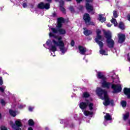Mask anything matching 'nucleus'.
<instances>
[{
  "mask_svg": "<svg viewBox=\"0 0 130 130\" xmlns=\"http://www.w3.org/2000/svg\"><path fill=\"white\" fill-rule=\"evenodd\" d=\"M50 37H54V39L51 41L48 40L46 42V44L48 46H49V49L51 51H52L54 53L56 50V47L58 46L60 51L62 53H64L67 52V49L64 48V43L63 41L62 40V38L61 37H56L53 35L52 32L49 33ZM51 45L49 46V44Z\"/></svg>",
  "mask_w": 130,
  "mask_h": 130,
  "instance_id": "1",
  "label": "nucleus"
},
{
  "mask_svg": "<svg viewBox=\"0 0 130 130\" xmlns=\"http://www.w3.org/2000/svg\"><path fill=\"white\" fill-rule=\"evenodd\" d=\"M96 93L100 97L101 99L102 100H105L103 102L104 105L105 106H108L109 104L111 105H113V101L109 100V97L107 94V91L105 90H103L100 88H98L96 89Z\"/></svg>",
  "mask_w": 130,
  "mask_h": 130,
  "instance_id": "2",
  "label": "nucleus"
},
{
  "mask_svg": "<svg viewBox=\"0 0 130 130\" xmlns=\"http://www.w3.org/2000/svg\"><path fill=\"white\" fill-rule=\"evenodd\" d=\"M104 34L107 39V46L110 48H112L114 46V41L111 39V32L109 30L107 31L104 30Z\"/></svg>",
  "mask_w": 130,
  "mask_h": 130,
  "instance_id": "3",
  "label": "nucleus"
},
{
  "mask_svg": "<svg viewBox=\"0 0 130 130\" xmlns=\"http://www.w3.org/2000/svg\"><path fill=\"white\" fill-rule=\"evenodd\" d=\"M98 75V78L101 79V84L102 85V86L104 88H109L110 86H111V84L109 83V82H107L106 81V77L103 75V73L102 72H98L97 73Z\"/></svg>",
  "mask_w": 130,
  "mask_h": 130,
  "instance_id": "4",
  "label": "nucleus"
},
{
  "mask_svg": "<svg viewBox=\"0 0 130 130\" xmlns=\"http://www.w3.org/2000/svg\"><path fill=\"white\" fill-rule=\"evenodd\" d=\"M113 82L115 83V84L112 85V89L113 90V92L119 93L121 91V86L119 85V83H120L119 79L116 78Z\"/></svg>",
  "mask_w": 130,
  "mask_h": 130,
  "instance_id": "5",
  "label": "nucleus"
},
{
  "mask_svg": "<svg viewBox=\"0 0 130 130\" xmlns=\"http://www.w3.org/2000/svg\"><path fill=\"white\" fill-rule=\"evenodd\" d=\"M15 124L13 122V121L10 122V124L14 128V130H21L20 126H22V122L20 120H18L15 121Z\"/></svg>",
  "mask_w": 130,
  "mask_h": 130,
  "instance_id": "6",
  "label": "nucleus"
},
{
  "mask_svg": "<svg viewBox=\"0 0 130 130\" xmlns=\"http://www.w3.org/2000/svg\"><path fill=\"white\" fill-rule=\"evenodd\" d=\"M100 34H101V31L100 30V29H97L96 30L97 36H96V38L94 40L95 42H96L97 44H98L99 46L101 47V46L102 45V42L100 41H102V37L101 36V35H100Z\"/></svg>",
  "mask_w": 130,
  "mask_h": 130,
  "instance_id": "7",
  "label": "nucleus"
},
{
  "mask_svg": "<svg viewBox=\"0 0 130 130\" xmlns=\"http://www.w3.org/2000/svg\"><path fill=\"white\" fill-rule=\"evenodd\" d=\"M51 30L52 31V32H53V33H54V34L57 33V32H58V33L60 35H64V34H66V29L63 28H59L57 30V29H56V28H51Z\"/></svg>",
  "mask_w": 130,
  "mask_h": 130,
  "instance_id": "8",
  "label": "nucleus"
},
{
  "mask_svg": "<svg viewBox=\"0 0 130 130\" xmlns=\"http://www.w3.org/2000/svg\"><path fill=\"white\" fill-rule=\"evenodd\" d=\"M92 2H93V0H86V8L87 11L89 12H92L93 10V6L90 4V3H92Z\"/></svg>",
  "mask_w": 130,
  "mask_h": 130,
  "instance_id": "9",
  "label": "nucleus"
},
{
  "mask_svg": "<svg viewBox=\"0 0 130 130\" xmlns=\"http://www.w3.org/2000/svg\"><path fill=\"white\" fill-rule=\"evenodd\" d=\"M38 8H39V9H46V10H48V9L50 8V4H49V3L44 4L41 3L38 5Z\"/></svg>",
  "mask_w": 130,
  "mask_h": 130,
  "instance_id": "10",
  "label": "nucleus"
},
{
  "mask_svg": "<svg viewBox=\"0 0 130 130\" xmlns=\"http://www.w3.org/2000/svg\"><path fill=\"white\" fill-rule=\"evenodd\" d=\"M83 19L84 20L86 24H89L91 21V18H90V15L88 13L84 14L83 16Z\"/></svg>",
  "mask_w": 130,
  "mask_h": 130,
  "instance_id": "11",
  "label": "nucleus"
},
{
  "mask_svg": "<svg viewBox=\"0 0 130 130\" xmlns=\"http://www.w3.org/2000/svg\"><path fill=\"white\" fill-rule=\"evenodd\" d=\"M119 40L118 41V43H122L125 40V36L122 34H119L118 35Z\"/></svg>",
  "mask_w": 130,
  "mask_h": 130,
  "instance_id": "12",
  "label": "nucleus"
},
{
  "mask_svg": "<svg viewBox=\"0 0 130 130\" xmlns=\"http://www.w3.org/2000/svg\"><path fill=\"white\" fill-rule=\"evenodd\" d=\"M88 105H89V102H82L79 104V107L81 109L84 110V109H86V108H87V106H88Z\"/></svg>",
  "mask_w": 130,
  "mask_h": 130,
  "instance_id": "13",
  "label": "nucleus"
},
{
  "mask_svg": "<svg viewBox=\"0 0 130 130\" xmlns=\"http://www.w3.org/2000/svg\"><path fill=\"white\" fill-rule=\"evenodd\" d=\"M79 50L80 51V53L82 55H85L86 51H87V49L85 47L79 46L78 47Z\"/></svg>",
  "mask_w": 130,
  "mask_h": 130,
  "instance_id": "14",
  "label": "nucleus"
},
{
  "mask_svg": "<svg viewBox=\"0 0 130 130\" xmlns=\"http://www.w3.org/2000/svg\"><path fill=\"white\" fill-rule=\"evenodd\" d=\"M63 22H64L63 18L61 17L58 18V24L56 25L57 28H61V26H62V23H63Z\"/></svg>",
  "mask_w": 130,
  "mask_h": 130,
  "instance_id": "15",
  "label": "nucleus"
},
{
  "mask_svg": "<svg viewBox=\"0 0 130 130\" xmlns=\"http://www.w3.org/2000/svg\"><path fill=\"white\" fill-rule=\"evenodd\" d=\"M100 46V53L101 54H102V55H107V53L106 52V51H105V50L102 49V48H103V43L102 42V45H101V47Z\"/></svg>",
  "mask_w": 130,
  "mask_h": 130,
  "instance_id": "16",
  "label": "nucleus"
},
{
  "mask_svg": "<svg viewBox=\"0 0 130 130\" xmlns=\"http://www.w3.org/2000/svg\"><path fill=\"white\" fill-rule=\"evenodd\" d=\"M124 93L125 95H126L127 98H130V89L129 88H124Z\"/></svg>",
  "mask_w": 130,
  "mask_h": 130,
  "instance_id": "17",
  "label": "nucleus"
},
{
  "mask_svg": "<svg viewBox=\"0 0 130 130\" xmlns=\"http://www.w3.org/2000/svg\"><path fill=\"white\" fill-rule=\"evenodd\" d=\"M62 6H63V1H61L60 2V10L63 13H65L66 9H64V8H63V7H62Z\"/></svg>",
  "mask_w": 130,
  "mask_h": 130,
  "instance_id": "18",
  "label": "nucleus"
},
{
  "mask_svg": "<svg viewBox=\"0 0 130 130\" xmlns=\"http://www.w3.org/2000/svg\"><path fill=\"white\" fill-rule=\"evenodd\" d=\"M103 15L102 14H100L99 15V20L102 23H103V22H105L106 21V18L103 17Z\"/></svg>",
  "mask_w": 130,
  "mask_h": 130,
  "instance_id": "19",
  "label": "nucleus"
},
{
  "mask_svg": "<svg viewBox=\"0 0 130 130\" xmlns=\"http://www.w3.org/2000/svg\"><path fill=\"white\" fill-rule=\"evenodd\" d=\"M105 119H106V120H111V119H112V118L109 114L107 113L106 115L105 116Z\"/></svg>",
  "mask_w": 130,
  "mask_h": 130,
  "instance_id": "20",
  "label": "nucleus"
},
{
  "mask_svg": "<svg viewBox=\"0 0 130 130\" xmlns=\"http://www.w3.org/2000/svg\"><path fill=\"white\" fill-rule=\"evenodd\" d=\"M84 114L85 116H89V115H92V114H93V112H89L88 111H84Z\"/></svg>",
  "mask_w": 130,
  "mask_h": 130,
  "instance_id": "21",
  "label": "nucleus"
},
{
  "mask_svg": "<svg viewBox=\"0 0 130 130\" xmlns=\"http://www.w3.org/2000/svg\"><path fill=\"white\" fill-rule=\"evenodd\" d=\"M118 27L119 28H120V29H121V30L125 29V27H124V24L122 22H120L119 23Z\"/></svg>",
  "mask_w": 130,
  "mask_h": 130,
  "instance_id": "22",
  "label": "nucleus"
},
{
  "mask_svg": "<svg viewBox=\"0 0 130 130\" xmlns=\"http://www.w3.org/2000/svg\"><path fill=\"white\" fill-rule=\"evenodd\" d=\"M92 34V31L91 30H85L84 32V35H86V36H88V35H91Z\"/></svg>",
  "mask_w": 130,
  "mask_h": 130,
  "instance_id": "23",
  "label": "nucleus"
},
{
  "mask_svg": "<svg viewBox=\"0 0 130 130\" xmlns=\"http://www.w3.org/2000/svg\"><path fill=\"white\" fill-rule=\"evenodd\" d=\"M111 23L114 24V26L116 27V26H117V22L116 21V19H114V18H112V20H111Z\"/></svg>",
  "mask_w": 130,
  "mask_h": 130,
  "instance_id": "24",
  "label": "nucleus"
},
{
  "mask_svg": "<svg viewBox=\"0 0 130 130\" xmlns=\"http://www.w3.org/2000/svg\"><path fill=\"white\" fill-rule=\"evenodd\" d=\"M129 116V113H128V112L126 113L124 115V116H123L124 120H126V119H127V118H128Z\"/></svg>",
  "mask_w": 130,
  "mask_h": 130,
  "instance_id": "25",
  "label": "nucleus"
},
{
  "mask_svg": "<svg viewBox=\"0 0 130 130\" xmlns=\"http://www.w3.org/2000/svg\"><path fill=\"white\" fill-rule=\"evenodd\" d=\"M9 113L11 114V115H12V116H14V117L16 116V112L12 110H10Z\"/></svg>",
  "mask_w": 130,
  "mask_h": 130,
  "instance_id": "26",
  "label": "nucleus"
},
{
  "mask_svg": "<svg viewBox=\"0 0 130 130\" xmlns=\"http://www.w3.org/2000/svg\"><path fill=\"white\" fill-rule=\"evenodd\" d=\"M28 124L29 125H34V121H33V120L30 119L28 120Z\"/></svg>",
  "mask_w": 130,
  "mask_h": 130,
  "instance_id": "27",
  "label": "nucleus"
},
{
  "mask_svg": "<svg viewBox=\"0 0 130 130\" xmlns=\"http://www.w3.org/2000/svg\"><path fill=\"white\" fill-rule=\"evenodd\" d=\"M121 105L122 107H125L126 106V102L123 101L121 102Z\"/></svg>",
  "mask_w": 130,
  "mask_h": 130,
  "instance_id": "28",
  "label": "nucleus"
},
{
  "mask_svg": "<svg viewBox=\"0 0 130 130\" xmlns=\"http://www.w3.org/2000/svg\"><path fill=\"white\" fill-rule=\"evenodd\" d=\"M83 97H84V98H88V97H90V94L88 92H85L83 94Z\"/></svg>",
  "mask_w": 130,
  "mask_h": 130,
  "instance_id": "29",
  "label": "nucleus"
},
{
  "mask_svg": "<svg viewBox=\"0 0 130 130\" xmlns=\"http://www.w3.org/2000/svg\"><path fill=\"white\" fill-rule=\"evenodd\" d=\"M88 105H89V108L90 110H92V109H93V104H92V103L89 104L88 103Z\"/></svg>",
  "mask_w": 130,
  "mask_h": 130,
  "instance_id": "30",
  "label": "nucleus"
},
{
  "mask_svg": "<svg viewBox=\"0 0 130 130\" xmlns=\"http://www.w3.org/2000/svg\"><path fill=\"white\" fill-rule=\"evenodd\" d=\"M5 89H6V86H3V87H0L1 92H2V93H4L5 92Z\"/></svg>",
  "mask_w": 130,
  "mask_h": 130,
  "instance_id": "31",
  "label": "nucleus"
},
{
  "mask_svg": "<svg viewBox=\"0 0 130 130\" xmlns=\"http://www.w3.org/2000/svg\"><path fill=\"white\" fill-rule=\"evenodd\" d=\"M1 130H8V128H7V127H6L5 126H2L1 127Z\"/></svg>",
  "mask_w": 130,
  "mask_h": 130,
  "instance_id": "32",
  "label": "nucleus"
},
{
  "mask_svg": "<svg viewBox=\"0 0 130 130\" xmlns=\"http://www.w3.org/2000/svg\"><path fill=\"white\" fill-rule=\"evenodd\" d=\"M113 16L114 18H117V12H116V11L113 12Z\"/></svg>",
  "mask_w": 130,
  "mask_h": 130,
  "instance_id": "33",
  "label": "nucleus"
},
{
  "mask_svg": "<svg viewBox=\"0 0 130 130\" xmlns=\"http://www.w3.org/2000/svg\"><path fill=\"white\" fill-rule=\"evenodd\" d=\"M1 102L2 105H6V102L3 100H1Z\"/></svg>",
  "mask_w": 130,
  "mask_h": 130,
  "instance_id": "34",
  "label": "nucleus"
},
{
  "mask_svg": "<svg viewBox=\"0 0 130 130\" xmlns=\"http://www.w3.org/2000/svg\"><path fill=\"white\" fill-rule=\"evenodd\" d=\"M90 21H89V23L88 24H86V25H91L92 26H93V25H95V23L94 22H91Z\"/></svg>",
  "mask_w": 130,
  "mask_h": 130,
  "instance_id": "35",
  "label": "nucleus"
},
{
  "mask_svg": "<svg viewBox=\"0 0 130 130\" xmlns=\"http://www.w3.org/2000/svg\"><path fill=\"white\" fill-rule=\"evenodd\" d=\"M26 106L25 105H20L19 106V108H20V109H22V108H24Z\"/></svg>",
  "mask_w": 130,
  "mask_h": 130,
  "instance_id": "36",
  "label": "nucleus"
},
{
  "mask_svg": "<svg viewBox=\"0 0 130 130\" xmlns=\"http://www.w3.org/2000/svg\"><path fill=\"white\" fill-rule=\"evenodd\" d=\"M71 45L72 46H75V41H71Z\"/></svg>",
  "mask_w": 130,
  "mask_h": 130,
  "instance_id": "37",
  "label": "nucleus"
},
{
  "mask_svg": "<svg viewBox=\"0 0 130 130\" xmlns=\"http://www.w3.org/2000/svg\"><path fill=\"white\" fill-rule=\"evenodd\" d=\"M3 78L2 77H0V85H3Z\"/></svg>",
  "mask_w": 130,
  "mask_h": 130,
  "instance_id": "38",
  "label": "nucleus"
},
{
  "mask_svg": "<svg viewBox=\"0 0 130 130\" xmlns=\"http://www.w3.org/2000/svg\"><path fill=\"white\" fill-rule=\"evenodd\" d=\"M28 109L30 111H32L33 109H34V108H32L31 107H29Z\"/></svg>",
  "mask_w": 130,
  "mask_h": 130,
  "instance_id": "39",
  "label": "nucleus"
},
{
  "mask_svg": "<svg viewBox=\"0 0 130 130\" xmlns=\"http://www.w3.org/2000/svg\"><path fill=\"white\" fill-rule=\"evenodd\" d=\"M70 10L71 11V12H74V8H73V7H71L70 8Z\"/></svg>",
  "mask_w": 130,
  "mask_h": 130,
  "instance_id": "40",
  "label": "nucleus"
},
{
  "mask_svg": "<svg viewBox=\"0 0 130 130\" xmlns=\"http://www.w3.org/2000/svg\"><path fill=\"white\" fill-rule=\"evenodd\" d=\"M127 19L128 21H130V14H128L127 16Z\"/></svg>",
  "mask_w": 130,
  "mask_h": 130,
  "instance_id": "41",
  "label": "nucleus"
},
{
  "mask_svg": "<svg viewBox=\"0 0 130 130\" xmlns=\"http://www.w3.org/2000/svg\"><path fill=\"white\" fill-rule=\"evenodd\" d=\"M23 7L24 8H27V4H26V3H24V4H23Z\"/></svg>",
  "mask_w": 130,
  "mask_h": 130,
  "instance_id": "42",
  "label": "nucleus"
},
{
  "mask_svg": "<svg viewBox=\"0 0 130 130\" xmlns=\"http://www.w3.org/2000/svg\"><path fill=\"white\" fill-rule=\"evenodd\" d=\"M46 1V2H48V3H51V2L52 1V0H45Z\"/></svg>",
  "mask_w": 130,
  "mask_h": 130,
  "instance_id": "43",
  "label": "nucleus"
},
{
  "mask_svg": "<svg viewBox=\"0 0 130 130\" xmlns=\"http://www.w3.org/2000/svg\"><path fill=\"white\" fill-rule=\"evenodd\" d=\"M107 27H111V24H107Z\"/></svg>",
  "mask_w": 130,
  "mask_h": 130,
  "instance_id": "44",
  "label": "nucleus"
},
{
  "mask_svg": "<svg viewBox=\"0 0 130 130\" xmlns=\"http://www.w3.org/2000/svg\"><path fill=\"white\" fill-rule=\"evenodd\" d=\"M83 0H77V3H81Z\"/></svg>",
  "mask_w": 130,
  "mask_h": 130,
  "instance_id": "45",
  "label": "nucleus"
},
{
  "mask_svg": "<svg viewBox=\"0 0 130 130\" xmlns=\"http://www.w3.org/2000/svg\"><path fill=\"white\" fill-rule=\"evenodd\" d=\"M127 59H128V60H129V61H130V58H129V57H128Z\"/></svg>",
  "mask_w": 130,
  "mask_h": 130,
  "instance_id": "46",
  "label": "nucleus"
},
{
  "mask_svg": "<svg viewBox=\"0 0 130 130\" xmlns=\"http://www.w3.org/2000/svg\"><path fill=\"white\" fill-rule=\"evenodd\" d=\"M67 2H72V0H66Z\"/></svg>",
  "mask_w": 130,
  "mask_h": 130,
  "instance_id": "47",
  "label": "nucleus"
},
{
  "mask_svg": "<svg viewBox=\"0 0 130 130\" xmlns=\"http://www.w3.org/2000/svg\"><path fill=\"white\" fill-rule=\"evenodd\" d=\"M0 118H2V115L0 114Z\"/></svg>",
  "mask_w": 130,
  "mask_h": 130,
  "instance_id": "48",
  "label": "nucleus"
},
{
  "mask_svg": "<svg viewBox=\"0 0 130 130\" xmlns=\"http://www.w3.org/2000/svg\"><path fill=\"white\" fill-rule=\"evenodd\" d=\"M53 56H55V54H54V55H53Z\"/></svg>",
  "mask_w": 130,
  "mask_h": 130,
  "instance_id": "49",
  "label": "nucleus"
},
{
  "mask_svg": "<svg viewBox=\"0 0 130 130\" xmlns=\"http://www.w3.org/2000/svg\"><path fill=\"white\" fill-rule=\"evenodd\" d=\"M59 0H55V2H58Z\"/></svg>",
  "mask_w": 130,
  "mask_h": 130,
  "instance_id": "50",
  "label": "nucleus"
},
{
  "mask_svg": "<svg viewBox=\"0 0 130 130\" xmlns=\"http://www.w3.org/2000/svg\"><path fill=\"white\" fill-rule=\"evenodd\" d=\"M83 29H84V30H86V28H84Z\"/></svg>",
  "mask_w": 130,
  "mask_h": 130,
  "instance_id": "51",
  "label": "nucleus"
}]
</instances>
